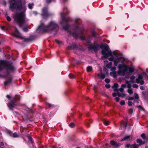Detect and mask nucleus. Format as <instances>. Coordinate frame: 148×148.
I'll use <instances>...</instances> for the list:
<instances>
[{
	"instance_id": "obj_1",
	"label": "nucleus",
	"mask_w": 148,
	"mask_h": 148,
	"mask_svg": "<svg viewBox=\"0 0 148 148\" xmlns=\"http://www.w3.org/2000/svg\"><path fill=\"white\" fill-rule=\"evenodd\" d=\"M10 8L15 9L17 11H23L16 14L14 16L15 20L18 23L20 27L24 25L25 22V12L26 10V7L23 5L21 0H12V3H10Z\"/></svg>"
},
{
	"instance_id": "obj_2",
	"label": "nucleus",
	"mask_w": 148,
	"mask_h": 148,
	"mask_svg": "<svg viewBox=\"0 0 148 148\" xmlns=\"http://www.w3.org/2000/svg\"><path fill=\"white\" fill-rule=\"evenodd\" d=\"M102 49L101 53L103 55V57L105 59H107L110 56H112V53L108 45L106 44H103L101 45L97 44L95 46L90 44L89 45L88 48L90 50H93L95 53L97 52L99 48Z\"/></svg>"
},
{
	"instance_id": "obj_3",
	"label": "nucleus",
	"mask_w": 148,
	"mask_h": 148,
	"mask_svg": "<svg viewBox=\"0 0 148 148\" xmlns=\"http://www.w3.org/2000/svg\"><path fill=\"white\" fill-rule=\"evenodd\" d=\"M58 26L54 22L51 21L47 26L41 23L38 27L37 30H40L44 32H49L55 35L57 31Z\"/></svg>"
},
{
	"instance_id": "obj_4",
	"label": "nucleus",
	"mask_w": 148,
	"mask_h": 148,
	"mask_svg": "<svg viewBox=\"0 0 148 148\" xmlns=\"http://www.w3.org/2000/svg\"><path fill=\"white\" fill-rule=\"evenodd\" d=\"M3 69H4V71L6 73V74L3 75V77L8 78L7 80L4 82V85L6 86L9 84V62L8 61L6 60H0V71Z\"/></svg>"
},
{
	"instance_id": "obj_5",
	"label": "nucleus",
	"mask_w": 148,
	"mask_h": 148,
	"mask_svg": "<svg viewBox=\"0 0 148 148\" xmlns=\"http://www.w3.org/2000/svg\"><path fill=\"white\" fill-rule=\"evenodd\" d=\"M18 67V63L16 58L12 55V56L10 55V74L16 73Z\"/></svg>"
},
{
	"instance_id": "obj_6",
	"label": "nucleus",
	"mask_w": 148,
	"mask_h": 148,
	"mask_svg": "<svg viewBox=\"0 0 148 148\" xmlns=\"http://www.w3.org/2000/svg\"><path fill=\"white\" fill-rule=\"evenodd\" d=\"M64 11H65V10H66V12L65 13L62 12L61 14V16L62 20V22H61V23L62 24L63 23H66V25L63 26V28L65 31H66L69 29V25L68 23V21L66 19L65 17V16L69 14V12L68 11L66 7H65L64 8Z\"/></svg>"
},
{
	"instance_id": "obj_7",
	"label": "nucleus",
	"mask_w": 148,
	"mask_h": 148,
	"mask_svg": "<svg viewBox=\"0 0 148 148\" xmlns=\"http://www.w3.org/2000/svg\"><path fill=\"white\" fill-rule=\"evenodd\" d=\"M74 32H72L71 31L69 30L68 32L71 34L75 39H77L79 36V34H82L83 32L80 30L79 27L77 25L75 26V28L73 29Z\"/></svg>"
},
{
	"instance_id": "obj_8",
	"label": "nucleus",
	"mask_w": 148,
	"mask_h": 148,
	"mask_svg": "<svg viewBox=\"0 0 148 148\" xmlns=\"http://www.w3.org/2000/svg\"><path fill=\"white\" fill-rule=\"evenodd\" d=\"M20 97L19 95H16L14 98H12L10 96V110L13 109L15 106L18 103Z\"/></svg>"
},
{
	"instance_id": "obj_9",
	"label": "nucleus",
	"mask_w": 148,
	"mask_h": 148,
	"mask_svg": "<svg viewBox=\"0 0 148 148\" xmlns=\"http://www.w3.org/2000/svg\"><path fill=\"white\" fill-rule=\"evenodd\" d=\"M12 35L21 39H24L25 42H29L31 41V40L30 38H25L22 36L17 28L15 29L14 32L13 34Z\"/></svg>"
},
{
	"instance_id": "obj_10",
	"label": "nucleus",
	"mask_w": 148,
	"mask_h": 148,
	"mask_svg": "<svg viewBox=\"0 0 148 148\" xmlns=\"http://www.w3.org/2000/svg\"><path fill=\"white\" fill-rule=\"evenodd\" d=\"M41 15L44 19H46L51 15V14L48 12V8L47 7H44L42 8Z\"/></svg>"
},
{
	"instance_id": "obj_11",
	"label": "nucleus",
	"mask_w": 148,
	"mask_h": 148,
	"mask_svg": "<svg viewBox=\"0 0 148 148\" xmlns=\"http://www.w3.org/2000/svg\"><path fill=\"white\" fill-rule=\"evenodd\" d=\"M112 95L114 97H115V99L116 101L119 102V97L123 98L125 97L126 94L125 93H113Z\"/></svg>"
},
{
	"instance_id": "obj_12",
	"label": "nucleus",
	"mask_w": 148,
	"mask_h": 148,
	"mask_svg": "<svg viewBox=\"0 0 148 148\" xmlns=\"http://www.w3.org/2000/svg\"><path fill=\"white\" fill-rule=\"evenodd\" d=\"M134 97H129L128 99L129 100H134V102H136L137 103H138L139 97L137 94L136 93H134Z\"/></svg>"
},
{
	"instance_id": "obj_13",
	"label": "nucleus",
	"mask_w": 148,
	"mask_h": 148,
	"mask_svg": "<svg viewBox=\"0 0 148 148\" xmlns=\"http://www.w3.org/2000/svg\"><path fill=\"white\" fill-rule=\"evenodd\" d=\"M143 79V77L142 75L139 74L138 75V78L136 79V83H140L141 85H143L144 84V81L143 80H140Z\"/></svg>"
},
{
	"instance_id": "obj_14",
	"label": "nucleus",
	"mask_w": 148,
	"mask_h": 148,
	"mask_svg": "<svg viewBox=\"0 0 148 148\" xmlns=\"http://www.w3.org/2000/svg\"><path fill=\"white\" fill-rule=\"evenodd\" d=\"M119 69L126 72L127 71V66L125 64H119L118 65Z\"/></svg>"
},
{
	"instance_id": "obj_15",
	"label": "nucleus",
	"mask_w": 148,
	"mask_h": 148,
	"mask_svg": "<svg viewBox=\"0 0 148 148\" xmlns=\"http://www.w3.org/2000/svg\"><path fill=\"white\" fill-rule=\"evenodd\" d=\"M78 48L77 45L75 44H73L72 45L69 46L67 48L69 49H75Z\"/></svg>"
},
{
	"instance_id": "obj_16",
	"label": "nucleus",
	"mask_w": 148,
	"mask_h": 148,
	"mask_svg": "<svg viewBox=\"0 0 148 148\" xmlns=\"http://www.w3.org/2000/svg\"><path fill=\"white\" fill-rule=\"evenodd\" d=\"M119 86L117 83H115L112 86V88L114 89V91L115 92H118V88L119 87Z\"/></svg>"
},
{
	"instance_id": "obj_17",
	"label": "nucleus",
	"mask_w": 148,
	"mask_h": 148,
	"mask_svg": "<svg viewBox=\"0 0 148 148\" xmlns=\"http://www.w3.org/2000/svg\"><path fill=\"white\" fill-rule=\"evenodd\" d=\"M132 139V136L130 135L125 136L124 138L122 139L121 140V141L124 140L129 141L130 140Z\"/></svg>"
},
{
	"instance_id": "obj_18",
	"label": "nucleus",
	"mask_w": 148,
	"mask_h": 148,
	"mask_svg": "<svg viewBox=\"0 0 148 148\" xmlns=\"http://www.w3.org/2000/svg\"><path fill=\"white\" fill-rule=\"evenodd\" d=\"M126 88V86L125 84H123L121 85V87L119 89H118V92L120 91L122 92L124 90V88Z\"/></svg>"
},
{
	"instance_id": "obj_19",
	"label": "nucleus",
	"mask_w": 148,
	"mask_h": 148,
	"mask_svg": "<svg viewBox=\"0 0 148 148\" xmlns=\"http://www.w3.org/2000/svg\"><path fill=\"white\" fill-rule=\"evenodd\" d=\"M98 76L102 79H104L106 77L105 74H103L102 70L100 71V75L99 73H98Z\"/></svg>"
},
{
	"instance_id": "obj_20",
	"label": "nucleus",
	"mask_w": 148,
	"mask_h": 148,
	"mask_svg": "<svg viewBox=\"0 0 148 148\" xmlns=\"http://www.w3.org/2000/svg\"><path fill=\"white\" fill-rule=\"evenodd\" d=\"M91 36L88 35V37L86 38L85 41L87 43H90L91 42Z\"/></svg>"
},
{
	"instance_id": "obj_21",
	"label": "nucleus",
	"mask_w": 148,
	"mask_h": 148,
	"mask_svg": "<svg viewBox=\"0 0 148 148\" xmlns=\"http://www.w3.org/2000/svg\"><path fill=\"white\" fill-rule=\"evenodd\" d=\"M126 71L119 69V71L118 72V73L119 75H125V73Z\"/></svg>"
},
{
	"instance_id": "obj_22",
	"label": "nucleus",
	"mask_w": 148,
	"mask_h": 148,
	"mask_svg": "<svg viewBox=\"0 0 148 148\" xmlns=\"http://www.w3.org/2000/svg\"><path fill=\"white\" fill-rule=\"evenodd\" d=\"M127 125V122H125L123 121H122L121 122V125L122 126H123V127L125 128Z\"/></svg>"
},
{
	"instance_id": "obj_23",
	"label": "nucleus",
	"mask_w": 148,
	"mask_h": 148,
	"mask_svg": "<svg viewBox=\"0 0 148 148\" xmlns=\"http://www.w3.org/2000/svg\"><path fill=\"white\" fill-rule=\"evenodd\" d=\"M128 70L130 73H132L134 71V68L129 67L127 66V71Z\"/></svg>"
},
{
	"instance_id": "obj_24",
	"label": "nucleus",
	"mask_w": 148,
	"mask_h": 148,
	"mask_svg": "<svg viewBox=\"0 0 148 148\" xmlns=\"http://www.w3.org/2000/svg\"><path fill=\"white\" fill-rule=\"evenodd\" d=\"M137 142L139 143L140 145L144 144L145 143V142L143 141L141 139H139L137 140Z\"/></svg>"
},
{
	"instance_id": "obj_25",
	"label": "nucleus",
	"mask_w": 148,
	"mask_h": 148,
	"mask_svg": "<svg viewBox=\"0 0 148 148\" xmlns=\"http://www.w3.org/2000/svg\"><path fill=\"white\" fill-rule=\"evenodd\" d=\"M110 143L111 145L115 147L119 146V145L115 141H110Z\"/></svg>"
},
{
	"instance_id": "obj_26",
	"label": "nucleus",
	"mask_w": 148,
	"mask_h": 148,
	"mask_svg": "<svg viewBox=\"0 0 148 148\" xmlns=\"http://www.w3.org/2000/svg\"><path fill=\"white\" fill-rule=\"evenodd\" d=\"M91 34L92 36L95 37L97 36V34L94 29H92L91 31Z\"/></svg>"
},
{
	"instance_id": "obj_27",
	"label": "nucleus",
	"mask_w": 148,
	"mask_h": 148,
	"mask_svg": "<svg viewBox=\"0 0 148 148\" xmlns=\"http://www.w3.org/2000/svg\"><path fill=\"white\" fill-rule=\"evenodd\" d=\"M112 64V62H110L108 64L106 65V67L108 69H110L111 68Z\"/></svg>"
},
{
	"instance_id": "obj_28",
	"label": "nucleus",
	"mask_w": 148,
	"mask_h": 148,
	"mask_svg": "<svg viewBox=\"0 0 148 148\" xmlns=\"http://www.w3.org/2000/svg\"><path fill=\"white\" fill-rule=\"evenodd\" d=\"M69 77L71 79H74L75 78V76L72 73H70L69 75Z\"/></svg>"
},
{
	"instance_id": "obj_29",
	"label": "nucleus",
	"mask_w": 148,
	"mask_h": 148,
	"mask_svg": "<svg viewBox=\"0 0 148 148\" xmlns=\"http://www.w3.org/2000/svg\"><path fill=\"white\" fill-rule=\"evenodd\" d=\"M86 70L88 72H90L92 70V67L91 66H88L87 67Z\"/></svg>"
},
{
	"instance_id": "obj_30",
	"label": "nucleus",
	"mask_w": 148,
	"mask_h": 148,
	"mask_svg": "<svg viewBox=\"0 0 148 148\" xmlns=\"http://www.w3.org/2000/svg\"><path fill=\"white\" fill-rule=\"evenodd\" d=\"M46 105H47V106H48L49 107H51V108L53 107L54 106V105L52 104H50V103H47V102H46Z\"/></svg>"
},
{
	"instance_id": "obj_31",
	"label": "nucleus",
	"mask_w": 148,
	"mask_h": 148,
	"mask_svg": "<svg viewBox=\"0 0 148 148\" xmlns=\"http://www.w3.org/2000/svg\"><path fill=\"white\" fill-rule=\"evenodd\" d=\"M136 78V77L134 76H132L130 77V79L131 80V82L132 83H134V80Z\"/></svg>"
},
{
	"instance_id": "obj_32",
	"label": "nucleus",
	"mask_w": 148,
	"mask_h": 148,
	"mask_svg": "<svg viewBox=\"0 0 148 148\" xmlns=\"http://www.w3.org/2000/svg\"><path fill=\"white\" fill-rule=\"evenodd\" d=\"M1 27L2 29L4 30H7L8 29V27L6 26H1Z\"/></svg>"
},
{
	"instance_id": "obj_33",
	"label": "nucleus",
	"mask_w": 148,
	"mask_h": 148,
	"mask_svg": "<svg viewBox=\"0 0 148 148\" xmlns=\"http://www.w3.org/2000/svg\"><path fill=\"white\" fill-rule=\"evenodd\" d=\"M12 136L14 138H17L19 137V136L18 134L16 132H15L13 134Z\"/></svg>"
},
{
	"instance_id": "obj_34",
	"label": "nucleus",
	"mask_w": 148,
	"mask_h": 148,
	"mask_svg": "<svg viewBox=\"0 0 148 148\" xmlns=\"http://www.w3.org/2000/svg\"><path fill=\"white\" fill-rule=\"evenodd\" d=\"M111 57L109 58L108 60L111 61H114V58L113 56V55H112V56H111Z\"/></svg>"
},
{
	"instance_id": "obj_35",
	"label": "nucleus",
	"mask_w": 148,
	"mask_h": 148,
	"mask_svg": "<svg viewBox=\"0 0 148 148\" xmlns=\"http://www.w3.org/2000/svg\"><path fill=\"white\" fill-rule=\"evenodd\" d=\"M33 4H30L29 3L28 5V8L30 9H32L33 8Z\"/></svg>"
},
{
	"instance_id": "obj_36",
	"label": "nucleus",
	"mask_w": 148,
	"mask_h": 148,
	"mask_svg": "<svg viewBox=\"0 0 148 148\" xmlns=\"http://www.w3.org/2000/svg\"><path fill=\"white\" fill-rule=\"evenodd\" d=\"M103 123L106 125H108L109 124V122L108 121L106 120H104L103 121Z\"/></svg>"
},
{
	"instance_id": "obj_37",
	"label": "nucleus",
	"mask_w": 148,
	"mask_h": 148,
	"mask_svg": "<svg viewBox=\"0 0 148 148\" xmlns=\"http://www.w3.org/2000/svg\"><path fill=\"white\" fill-rule=\"evenodd\" d=\"M69 125L71 127L73 128L75 126V125L74 123H72L69 124Z\"/></svg>"
},
{
	"instance_id": "obj_38",
	"label": "nucleus",
	"mask_w": 148,
	"mask_h": 148,
	"mask_svg": "<svg viewBox=\"0 0 148 148\" xmlns=\"http://www.w3.org/2000/svg\"><path fill=\"white\" fill-rule=\"evenodd\" d=\"M23 30L25 32H27L29 30L27 27H25L23 28Z\"/></svg>"
},
{
	"instance_id": "obj_39",
	"label": "nucleus",
	"mask_w": 148,
	"mask_h": 148,
	"mask_svg": "<svg viewBox=\"0 0 148 148\" xmlns=\"http://www.w3.org/2000/svg\"><path fill=\"white\" fill-rule=\"evenodd\" d=\"M141 137H142V138L143 139H145L146 138V136H145V134L144 133H143L141 135Z\"/></svg>"
},
{
	"instance_id": "obj_40",
	"label": "nucleus",
	"mask_w": 148,
	"mask_h": 148,
	"mask_svg": "<svg viewBox=\"0 0 148 148\" xmlns=\"http://www.w3.org/2000/svg\"><path fill=\"white\" fill-rule=\"evenodd\" d=\"M114 65L115 66H117L118 65V61L114 60Z\"/></svg>"
},
{
	"instance_id": "obj_41",
	"label": "nucleus",
	"mask_w": 148,
	"mask_h": 148,
	"mask_svg": "<svg viewBox=\"0 0 148 148\" xmlns=\"http://www.w3.org/2000/svg\"><path fill=\"white\" fill-rule=\"evenodd\" d=\"M80 39L83 41L85 40L86 38L84 36H82L80 37Z\"/></svg>"
},
{
	"instance_id": "obj_42",
	"label": "nucleus",
	"mask_w": 148,
	"mask_h": 148,
	"mask_svg": "<svg viewBox=\"0 0 148 148\" xmlns=\"http://www.w3.org/2000/svg\"><path fill=\"white\" fill-rule=\"evenodd\" d=\"M133 112V109L132 108H131L129 110V113L130 114H132Z\"/></svg>"
},
{
	"instance_id": "obj_43",
	"label": "nucleus",
	"mask_w": 148,
	"mask_h": 148,
	"mask_svg": "<svg viewBox=\"0 0 148 148\" xmlns=\"http://www.w3.org/2000/svg\"><path fill=\"white\" fill-rule=\"evenodd\" d=\"M105 82L107 83H108L110 82V80L108 78H106L105 80Z\"/></svg>"
},
{
	"instance_id": "obj_44",
	"label": "nucleus",
	"mask_w": 148,
	"mask_h": 148,
	"mask_svg": "<svg viewBox=\"0 0 148 148\" xmlns=\"http://www.w3.org/2000/svg\"><path fill=\"white\" fill-rule=\"evenodd\" d=\"M113 55H114V56L116 57H118L119 56L118 53H116L114 51L113 52Z\"/></svg>"
},
{
	"instance_id": "obj_45",
	"label": "nucleus",
	"mask_w": 148,
	"mask_h": 148,
	"mask_svg": "<svg viewBox=\"0 0 148 148\" xmlns=\"http://www.w3.org/2000/svg\"><path fill=\"white\" fill-rule=\"evenodd\" d=\"M125 102L123 100L121 101H120V103L121 105H123L125 104Z\"/></svg>"
},
{
	"instance_id": "obj_46",
	"label": "nucleus",
	"mask_w": 148,
	"mask_h": 148,
	"mask_svg": "<svg viewBox=\"0 0 148 148\" xmlns=\"http://www.w3.org/2000/svg\"><path fill=\"white\" fill-rule=\"evenodd\" d=\"M138 86L136 84H133L132 86L134 88H137L138 87Z\"/></svg>"
},
{
	"instance_id": "obj_47",
	"label": "nucleus",
	"mask_w": 148,
	"mask_h": 148,
	"mask_svg": "<svg viewBox=\"0 0 148 148\" xmlns=\"http://www.w3.org/2000/svg\"><path fill=\"white\" fill-rule=\"evenodd\" d=\"M138 107L140 110H143L144 109L140 105L138 106Z\"/></svg>"
},
{
	"instance_id": "obj_48",
	"label": "nucleus",
	"mask_w": 148,
	"mask_h": 148,
	"mask_svg": "<svg viewBox=\"0 0 148 148\" xmlns=\"http://www.w3.org/2000/svg\"><path fill=\"white\" fill-rule=\"evenodd\" d=\"M127 92H133L132 89L131 88H128Z\"/></svg>"
},
{
	"instance_id": "obj_49",
	"label": "nucleus",
	"mask_w": 148,
	"mask_h": 148,
	"mask_svg": "<svg viewBox=\"0 0 148 148\" xmlns=\"http://www.w3.org/2000/svg\"><path fill=\"white\" fill-rule=\"evenodd\" d=\"M130 148H137V146L136 145H133L131 146Z\"/></svg>"
},
{
	"instance_id": "obj_50",
	"label": "nucleus",
	"mask_w": 148,
	"mask_h": 148,
	"mask_svg": "<svg viewBox=\"0 0 148 148\" xmlns=\"http://www.w3.org/2000/svg\"><path fill=\"white\" fill-rule=\"evenodd\" d=\"M106 87L107 88H109L110 87V84H106L105 85Z\"/></svg>"
},
{
	"instance_id": "obj_51",
	"label": "nucleus",
	"mask_w": 148,
	"mask_h": 148,
	"mask_svg": "<svg viewBox=\"0 0 148 148\" xmlns=\"http://www.w3.org/2000/svg\"><path fill=\"white\" fill-rule=\"evenodd\" d=\"M133 103L131 101H128V104L129 106H131Z\"/></svg>"
},
{
	"instance_id": "obj_52",
	"label": "nucleus",
	"mask_w": 148,
	"mask_h": 148,
	"mask_svg": "<svg viewBox=\"0 0 148 148\" xmlns=\"http://www.w3.org/2000/svg\"><path fill=\"white\" fill-rule=\"evenodd\" d=\"M52 0H46V3L47 4L50 3Z\"/></svg>"
},
{
	"instance_id": "obj_53",
	"label": "nucleus",
	"mask_w": 148,
	"mask_h": 148,
	"mask_svg": "<svg viewBox=\"0 0 148 148\" xmlns=\"http://www.w3.org/2000/svg\"><path fill=\"white\" fill-rule=\"evenodd\" d=\"M56 42L58 44H60L61 43V42L57 40H55Z\"/></svg>"
},
{
	"instance_id": "obj_54",
	"label": "nucleus",
	"mask_w": 148,
	"mask_h": 148,
	"mask_svg": "<svg viewBox=\"0 0 148 148\" xmlns=\"http://www.w3.org/2000/svg\"><path fill=\"white\" fill-rule=\"evenodd\" d=\"M116 69V68L115 67H113L111 68V71H113L115 70Z\"/></svg>"
},
{
	"instance_id": "obj_55",
	"label": "nucleus",
	"mask_w": 148,
	"mask_h": 148,
	"mask_svg": "<svg viewBox=\"0 0 148 148\" xmlns=\"http://www.w3.org/2000/svg\"><path fill=\"white\" fill-rule=\"evenodd\" d=\"M28 138L29 139V140L30 141V142L32 143V138L31 137H30V136H29L28 137Z\"/></svg>"
},
{
	"instance_id": "obj_56",
	"label": "nucleus",
	"mask_w": 148,
	"mask_h": 148,
	"mask_svg": "<svg viewBox=\"0 0 148 148\" xmlns=\"http://www.w3.org/2000/svg\"><path fill=\"white\" fill-rule=\"evenodd\" d=\"M12 80V77L10 76V85L11 84Z\"/></svg>"
},
{
	"instance_id": "obj_57",
	"label": "nucleus",
	"mask_w": 148,
	"mask_h": 148,
	"mask_svg": "<svg viewBox=\"0 0 148 148\" xmlns=\"http://www.w3.org/2000/svg\"><path fill=\"white\" fill-rule=\"evenodd\" d=\"M140 89L142 90H145V88L143 86H141L140 87Z\"/></svg>"
},
{
	"instance_id": "obj_58",
	"label": "nucleus",
	"mask_w": 148,
	"mask_h": 148,
	"mask_svg": "<svg viewBox=\"0 0 148 148\" xmlns=\"http://www.w3.org/2000/svg\"><path fill=\"white\" fill-rule=\"evenodd\" d=\"M97 44H99L96 41H95L94 42V45L93 46H95Z\"/></svg>"
},
{
	"instance_id": "obj_59",
	"label": "nucleus",
	"mask_w": 148,
	"mask_h": 148,
	"mask_svg": "<svg viewBox=\"0 0 148 148\" xmlns=\"http://www.w3.org/2000/svg\"><path fill=\"white\" fill-rule=\"evenodd\" d=\"M127 87L128 88H131V85L130 84H128Z\"/></svg>"
},
{
	"instance_id": "obj_60",
	"label": "nucleus",
	"mask_w": 148,
	"mask_h": 148,
	"mask_svg": "<svg viewBox=\"0 0 148 148\" xmlns=\"http://www.w3.org/2000/svg\"><path fill=\"white\" fill-rule=\"evenodd\" d=\"M0 145L1 146H3L4 145V144L2 142L0 143Z\"/></svg>"
},
{
	"instance_id": "obj_61",
	"label": "nucleus",
	"mask_w": 148,
	"mask_h": 148,
	"mask_svg": "<svg viewBox=\"0 0 148 148\" xmlns=\"http://www.w3.org/2000/svg\"><path fill=\"white\" fill-rule=\"evenodd\" d=\"M103 70H104V71H106V73H108V72H107L108 70L106 68H104Z\"/></svg>"
},
{
	"instance_id": "obj_62",
	"label": "nucleus",
	"mask_w": 148,
	"mask_h": 148,
	"mask_svg": "<svg viewBox=\"0 0 148 148\" xmlns=\"http://www.w3.org/2000/svg\"><path fill=\"white\" fill-rule=\"evenodd\" d=\"M116 60L118 61V62H121V60H120V58H118Z\"/></svg>"
},
{
	"instance_id": "obj_63",
	"label": "nucleus",
	"mask_w": 148,
	"mask_h": 148,
	"mask_svg": "<svg viewBox=\"0 0 148 148\" xmlns=\"http://www.w3.org/2000/svg\"><path fill=\"white\" fill-rule=\"evenodd\" d=\"M120 62L123 64H124V63L125 62V60H121Z\"/></svg>"
},
{
	"instance_id": "obj_64",
	"label": "nucleus",
	"mask_w": 148,
	"mask_h": 148,
	"mask_svg": "<svg viewBox=\"0 0 148 148\" xmlns=\"http://www.w3.org/2000/svg\"><path fill=\"white\" fill-rule=\"evenodd\" d=\"M6 2L5 1H4L3 2V5H6Z\"/></svg>"
}]
</instances>
